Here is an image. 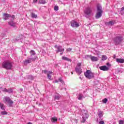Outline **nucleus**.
<instances>
[{
  "label": "nucleus",
  "instance_id": "c03bdc74",
  "mask_svg": "<svg viewBox=\"0 0 124 124\" xmlns=\"http://www.w3.org/2000/svg\"><path fill=\"white\" fill-rule=\"evenodd\" d=\"M123 10H124V6L121 8V11H123Z\"/></svg>",
  "mask_w": 124,
  "mask_h": 124
},
{
  "label": "nucleus",
  "instance_id": "c9c22d12",
  "mask_svg": "<svg viewBox=\"0 0 124 124\" xmlns=\"http://www.w3.org/2000/svg\"><path fill=\"white\" fill-rule=\"evenodd\" d=\"M10 18H11L12 19L14 20V19H15V16H14V15H12V16H11L10 17Z\"/></svg>",
  "mask_w": 124,
  "mask_h": 124
},
{
  "label": "nucleus",
  "instance_id": "ea45409f",
  "mask_svg": "<svg viewBox=\"0 0 124 124\" xmlns=\"http://www.w3.org/2000/svg\"><path fill=\"white\" fill-rule=\"evenodd\" d=\"M71 50H72V49L69 48L66 49V51H67V52H70L71 51Z\"/></svg>",
  "mask_w": 124,
  "mask_h": 124
},
{
  "label": "nucleus",
  "instance_id": "0eeeda50",
  "mask_svg": "<svg viewBox=\"0 0 124 124\" xmlns=\"http://www.w3.org/2000/svg\"><path fill=\"white\" fill-rule=\"evenodd\" d=\"M4 102H7L8 104H9L10 107L12 106V104L13 103V101L11 100V99L9 97L5 96L3 98Z\"/></svg>",
  "mask_w": 124,
  "mask_h": 124
},
{
  "label": "nucleus",
  "instance_id": "a19ab883",
  "mask_svg": "<svg viewBox=\"0 0 124 124\" xmlns=\"http://www.w3.org/2000/svg\"><path fill=\"white\" fill-rule=\"evenodd\" d=\"M99 124H104V121H101L99 123Z\"/></svg>",
  "mask_w": 124,
  "mask_h": 124
},
{
  "label": "nucleus",
  "instance_id": "09e8293b",
  "mask_svg": "<svg viewBox=\"0 0 124 124\" xmlns=\"http://www.w3.org/2000/svg\"><path fill=\"white\" fill-rule=\"evenodd\" d=\"M62 53H60V55L62 56V54L63 53V52H61Z\"/></svg>",
  "mask_w": 124,
  "mask_h": 124
},
{
  "label": "nucleus",
  "instance_id": "2eb2a0df",
  "mask_svg": "<svg viewBox=\"0 0 124 124\" xmlns=\"http://www.w3.org/2000/svg\"><path fill=\"white\" fill-rule=\"evenodd\" d=\"M99 68L101 70H103V71H108L109 70V68L107 66H100Z\"/></svg>",
  "mask_w": 124,
  "mask_h": 124
},
{
  "label": "nucleus",
  "instance_id": "864d4df0",
  "mask_svg": "<svg viewBox=\"0 0 124 124\" xmlns=\"http://www.w3.org/2000/svg\"><path fill=\"white\" fill-rule=\"evenodd\" d=\"M79 79H81V80H82V78L81 77H79Z\"/></svg>",
  "mask_w": 124,
  "mask_h": 124
},
{
  "label": "nucleus",
  "instance_id": "6ab92c4d",
  "mask_svg": "<svg viewBox=\"0 0 124 124\" xmlns=\"http://www.w3.org/2000/svg\"><path fill=\"white\" fill-rule=\"evenodd\" d=\"M116 62H118L119 63H124V59L117 58Z\"/></svg>",
  "mask_w": 124,
  "mask_h": 124
},
{
  "label": "nucleus",
  "instance_id": "4be33fe9",
  "mask_svg": "<svg viewBox=\"0 0 124 124\" xmlns=\"http://www.w3.org/2000/svg\"><path fill=\"white\" fill-rule=\"evenodd\" d=\"M51 122H52V123H56V122H58V119L56 117H53L51 119Z\"/></svg>",
  "mask_w": 124,
  "mask_h": 124
},
{
  "label": "nucleus",
  "instance_id": "b1692460",
  "mask_svg": "<svg viewBox=\"0 0 124 124\" xmlns=\"http://www.w3.org/2000/svg\"><path fill=\"white\" fill-rule=\"evenodd\" d=\"M31 16L32 17V18H37V15H35V14L33 13H31Z\"/></svg>",
  "mask_w": 124,
  "mask_h": 124
},
{
  "label": "nucleus",
  "instance_id": "2f4dec72",
  "mask_svg": "<svg viewBox=\"0 0 124 124\" xmlns=\"http://www.w3.org/2000/svg\"><path fill=\"white\" fill-rule=\"evenodd\" d=\"M54 10H55V11H58V10H59V6H55L54 7Z\"/></svg>",
  "mask_w": 124,
  "mask_h": 124
},
{
  "label": "nucleus",
  "instance_id": "7c9ffc66",
  "mask_svg": "<svg viewBox=\"0 0 124 124\" xmlns=\"http://www.w3.org/2000/svg\"><path fill=\"white\" fill-rule=\"evenodd\" d=\"M0 107L2 110H4V107H3V104L0 103Z\"/></svg>",
  "mask_w": 124,
  "mask_h": 124
},
{
  "label": "nucleus",
  "instance_id": "f8f14e48",
  "mask_svg": "<svg viewBox=\"0 0 124 124\" xmlns=\"http://www.w3.org/2000/svg\"><path fill=\"white\" fill-rule=\"evenodd\" d=\"M97 115L99 119H100V120H102V117H103V111H102L101 110L99 109L97 112Z\"/></svg>",
  "mask_w": 124,
  "mask_h": 124
},
{
  "label": "nucleus",
  "instance_id": "72a5a7b5",
  "mask_svg": "<svg viewBox=\"0 0 124 124\" xmlns=\"http://www.w3.org/2000/svg\"><path fill=\"white\" fill-rule=\"evenodd\" d=\"M48 71L45 70L44 71H43V72L45 74H48Z\"/></svg>",
  "mask_w": 124,
  "mask_h": 124
},
{
  "label": "nucleus",
  "instance_id": "dca6fc26",
  "mask_svg": "<svg viewBox=\"0 0 124 124\" xmlns=\"http://www.w3.org/2000/svg\"><path fill=\"white\" fill-rule=\"evenodd\" d=\"M8 24L9 25V26L13 27V28H15V27H16V23L13 22V21L8 22Z\"/></svg>",
  "mask_w": 124,
  "mask_h": 124
},
{
  "label": "nucleus",
  "instance_id": "20e7f679",
  "mask_svg": "<svg viewBox=\"0 0 124 124\" xmlns=\"http://www.w3.org/2000/svg\"><path fill=\"white\" fill-rule=\"evenodd\" d=\"M84 14H85L86 18L91 17V15H93V9L91 7L86 8L84 10Z\"/></svg>",
  "mask_w": 124,
  "mask_h": 124
},
{
  "label": "nucleus",
  "instance_id": "aec40b11",
  "mask_svg": "<svg viewBox=\"0 0 124 124\" xmlns=\"http://www.w3.org/2000/svg\"><path fill=\"white\" fill-rule=\"evenodd\" d=\"M83 98H85L84 95L83 94H79L78 97V100H82Z\"/></svg>",
  "mask_w": 124,
  "mask_h": 124
},
{
  "label": "nucleus",
  "instance_id": "cd10ccee",
  "mask_svg": "<svg viewBox=\"0 0 124 124\" xmlns=\"http://www.w3.org/2000/svg\"><path fill=\"white\" fill-rule=\"evenodd\" d=\"M58 81L59 82H61V83H62V84H63L64 83L63 80H62V78H60L58 79Z\"/></svg>",
  "mask_w": 124,
  "mask_h": 124
},
{
  "label": "nucleus",
  "instance_id": "9d476101",
  "mask_svg": "<svg viewBox=\"0 0 124 124\" xmlns=\"http://www.w3.org/2000/svg\"><path fill=\"white\" fill-rule=\"evenodd\" d=\"M71 26L72 28H78L79 24L74 20L71 21Z\"/></svg>",
  "mask_w": 124,
  "mask_h": 124
},
{
  "label": "nucleus",
  "instance_id": "bb28decb",
  "mask_svg": "<svg viewBox=\"0 0 124 124\" xmlns=\"http://www.w3.org/2000/svg\"><path fill=\"white\" fill-rule=\"evenodd\" d=\"M107 101H108V99L107 98H105L102 100L103 103H105V104L106 103H107Z\"/></svg>",
  "mask_w": 124,
  "mask_h": 124
},
{
  "label": "nucleus",
  "instance_id": "f257e3e1",
  "mask_svg": "<svg viewBox=\"0 0 124 124\" xmlns=\"http://www.w3.org/2000/svg\"><path fill=\"white\" fill-rule=\"evenodd\" d=\"M97 7V12L95 15L96 19H99L100 17L102 16V13H103V11H102V7L101 5L98 4L96 6Z\"/></svg>",
  "mask_w": 124,
  "mask_h": 124
},
{
  "label": "nucleus",
  "instance_id": "39448f33",
  "mask_svg": "<svg viewBox=\"0 0 124 124\" xmlns=\"http://www.w3.org/2000/svg\"><path fill=\"white\" fill-rule=\"evenodd\" d=\"M84 75L87 79H93L94 77V74L89 70L86 71L84 73Z\"/></svg>",
  "mask_w": 124,
  "mask_h": 124
},
{
  "label": "nucleus",
  "instance_id": "a211bd4d",
  "mask_svg": "<svg viewBox=\"0 0 124 124\" xmlns=\"http://www.w3.org/2000/svg\"><path fill=\"white\" fill-rule=\"evenodd\" d=\"M91 60L92 62H97L98 61L97 57L94 56H91Z\"/></svg>",
  "mask_w": 124,
  "mask_h": 124
},
{
  "label": "nucleus",
  "instance_id": "603ef678",
  "mask_svg": "<svg viewBox=\"0 0 124 124\" xmlns=\"http://www.w3.org/2000/svg\"><path fill=\"white\" fill-rule=\"evenodd\" d=\"M28 124H31V122H29L28 123Z\"/></svg>",
  "mask_w": 124,
  "mask_h": 124
},
{
  "label": "nucleus",
  "instance_id": "a878e982",
  "mask_svg": "<svg viewBox=\"0 0 124 124\" xmlns=\"http://www.w3.org/2000/svg\"><path fill=\"white\" fill-rule=\"evenodd\" d=\"M102 60L103 61H105V60H107V56H106L105 55H103L102 56Z\"/></svg>",
  "mask_w": 124,
  "mask_h": 124
},
{
  "label": "nucleus",
  "instance_id": "5fc2aeb1",
  "mask_svg": "<svg viewBox=\"0 0 124 124\" xmlns=\"http://www.w3.org/2000/svg\"><path fill=\"white\" fill-rule=\"evenodd\" d=\"M71 73H72V74H73V72H72Z\"/></svg>",
  "mask_w": 124,
  "mask_h": 124
},
{
  "label": "nucleus",
  "instance_id": "473e14b6",
  "mask_svg": "<svg viewBox=\"0 0 124 124\" xmlns=\"http://www.w3.org/2000/svg\"><path fill=\"white\" fill-rule=\"evenodd\" d=\"M7 114V112L6 111H1V115H6Z\"/></svg>",
  "mask_w": 124,
  "mask_h": 124
},
{
  "label": "nucleus",
  "instance_id": "4468645a",
  "mask_svg": "<svg viewBox=\"0 0 124 124\" xmlns=\"http://www.w3.org/2000/svg\"><path fill=\"white\" fill-rule=\"evenodd\" d=\"M75 71L78 75H80L82 73V69L81 67H76Z\"/></svg>",
  "mask_w": 124,
  "mask_h": 124
},
{
  "label": "nucleus",
  "instance_id": "1a4fd4ad",
  "mask_svg": "<svg viewBox=\"0 0 124 124\" xmlns=\"http://www.w3.org/2000/svg\"><path fill=\"white\" fill-rule=\"evenodd\" d=\"M54 47L57 48L56 53H59V52H62V53H63V52H64V48H62V46H58L55 45Z\"/></svg>",
  "mask_w": 124,
  "mask_h": 124
},
{
  "label": "nucleus",
  "instance_id": "a18cd8bd",
  "mask_svg": "<svg viewBox=\"0 0 124 124\" xmlns=\"http://www.w3.org/2000/svg\"><path fill=\"white\" fill-rule=\"evenodd\" d=\"M37 1V0H33V2H36Z\"/></svg>",
  "mask_w": 124,
  "mask_h": 124
},
{
  "label": "nucleus",
  "instance_id": "6e6552de",
  "mask_svg": "<svg viewBox=\"0 0 124 124\" xmlns=\"http://www.w3.org/2000/svg\"><path fill=\"white\" fill-rule=\"evenodd\" d=\"M34 61H35V58H29L24 61V65H28V63H31V62H33Z\"/></svg>",
  "mask_w": 124,
  "mask_h": 124
},
{
  "label": "nucleus",
  "instance_id": "49530a36",
  "mask_svg": "<svg viewBox=\"0 0 124 124\" xmlns=\"http://www.w3.org/2000/svg\"><path fill=\"white\" fill-rule=\"evenodd\" d=\"M113 59H116V55H114Z\"/></svg>",
  "mask_w": 124,
  "mask_h": 124
},
{
  "label": "nucleus",
  "instance_id": "4c0bfd02",
  "mask_svg": "<svg viewBox=\"0 0 124 124\" xmlns=\"http://www.w3.org/2000/svg\"><path fill=\"white\" fill-rule=\"evenodd\" d=\"M29 78L31 80H33V77H32V76H29Z\"/></svg>",
  "mask_w": 124,
  "mask_h": 124
},
{
  "label": "nucleus",
  "instance_id": "423d86ee",
  "mask_svg": "<svg viewBox=\"0 0 124 124\" xmlns=\"http://www.w3.org/2000/svg\"><path fill=\"white\" fill-rule=\"evenodd\" d=\"M82 114V123H85L86 122V119H88L89 118V114H88V110H86L85 109H82L81 110Z\"/></svg>",
  "mask_w": 124,
  "mask_h": 124
},
{
  "label": "nucleus",
  "instance_id": "8fccbe9b",
  "mask_svg": "<svg viewBox=\"0 0 124 124\" xmlns=\"http://www.w3.org/2000/svg\"><path fill=\"white\" fill-rule=\"evenodd\" d=\"M58 82H59V81H58V80H55V83H58Z\"/></svg>",
  "mask_w": 124,
  "mask_h": 124
},
{
  "label": "nucleus",
  "instance_id": "c85d7f7f",
  "mask_svg": "<svg viewBox=\"0 0 124 124\" xmlns=\"http://www.w3.org/2000/svg\"><path fill=\"white\" fill-rule=\"evenodd\" d=\"M7 93H13V90L12 89H8L7 91Z\"/></svg>",
  "mask_w": 124,
  "mask_h": 124
},
{
  "label": "nucleus",
  "instance_id": "3c124183",
  "mask_svg": "<svg viewBox=\"0 0 124 124\" xmlns=\"http://www.w3.org/2000/svg\"><path fill=\"white\" fill-rule=\"evenodd\" d=\"M109 64H110V63H107V65H109Z\"/></svg>",
  "mask_w": 124,
  "mask_h": 124
},
{
  "label": "nucleus",
  "instance_id": "9b49d317",
  "mask_svg": "<svg viewBox=\"0 0 124 124\" xmlns=\"http://www.w3.org/2000/svg\"><path fill=\"white\" fill-rule=\"evenodd\" d=\"M11 17V15L10 14L4 13L3 14V19L4 20H7L8 19H9Z\"/></svg>",
  "mask_w": 124,
  "mask_h": 124
},
{
  "label": "nucleus",
  "instance_id": "f704fd0d",
  "mask_svg": "<svg viewBox=\"0 0 124 124\" xmlns=\"http://www.w3.org/2000/svg\"><path fill=\"white\" fill-rule=\"evenodd\" d=\"M119 124H124V121L123 120H120L119 121Z\"/></svg>",
  "mask_w": 124,
  "mask_h": 124
},
{
  "label": "nucleus",
  "instance_id": "f03ea898",
  "mask_svg": "<svg viewBox=\"0 0 124 124\" xmlns=\"http://www.w3.org/2000/svg\"><path fill=\"white\" fill-rule=\"evenodd\" d=\"M2 66L7 70H10L12 68V62L9 61H4L2 63Z\"/></svg>",
  "mask_w": 124,
  "mask_h": 124
},
{
  "label": "nucleus",
  "instance_id": "79ce46f5",
  "mask_svg": "<svg viewBox=\"0 0 124 124\" xmlns=\"http://www.w3.org/2000/svg\"><path fill=\"white\" fill-rule=\"evenodd\" d=\"M7 89L6 88H4L2 92H5L6 93H7Z\"/></svg>",
  "mask_w": 124,
  "mask_h": 124
},
{
  "label": "nucleus",
  "instance_id": "58836bf2",
  "mask_svg": "<svg viewBox=\"0 0 124 124\" xmlns=\"http://www.w3.org/2000/svg\"><path fill=\"white\" fill-rule=\"evenodd\" d=\"M77 67H81V63H78Z\"/></svg>",
  "mask_w": 124,
  "mask_h": 124
},
{
  "label": "nucleus",
  "instance_id": "e433bc0d",
  "mask_svg": "<svg viewBox=\"0 0 124 124\" xmlns=\"http://www.w3.org/2000/svg\"><path fill=\"white\" fill-rule=\"evenodd\" d=\"M47 78H48V79H49V80H51V76H50V75H49V74H47Z\"/></svg>",
  "mask_w": 124,
  "mask_h": 124
},
{
  "label": "nucleus",
  "instance_id": "f3484780",
  "mask_svg": "<svg viewBox=\"0 0 124 124\" xmlns=\"http://www.w3.org/2000/svg\"><path fill=\"white\" fill-rule=\"evenodd\" d=\"M30 53H31V58H35V60H36V57L35 56V52L33 50H31L30 51Z\"/></svg>",
  "mask_w": 124,
  "mask_h": 124
},
{
  "label": "nucleus",
  "instance_id": "37998d69",
  "mask_svg": "<svg viewBox=\"0 0 124 124\" xmlns=\"http://www.w3.org/2000/svg\"><path fill=\"white\" fill-rule=\"evenodd\" d=\"M52 73H53L52 72L48 71V73H47V74H48L49 75V74H52Z\"/></svg>",
  "mask_w": 124,
  "mask_h": 124
},
{
  "label": "nucleus",
  "instance_id": "5701e85b",
  "mask_svg": "<svg viewBox=\"0 0 124 124\" xmlns=\"http://www.w3.org/2000/svg\"><path fill=\"white\" fill-rule=\"evenodd\" d=\"M60 97H61V95L58 94L57 95H55V99H56V100H59Z\"/></svg>",
  "mask_w": 124,
  "mask_h": 124
},
{
  "label": "nucleus",
  "instance_id": "412c9836",
  "mask_svg": "<svg viewBox=\"0 0 124 124\" xmlns=\"http://www.w3.org/2000/svg\"><path fill=\"white\" fill-rule=\"evenodd\" d=\"M62 60H63V61H67V62H71V59L64 56L62 57Z\"/></svg>",
  "mask_w": 124,
  "mask_h": 124
},
{
  "label": "nucleus",
  "instance_id": "de8ad7c7",
  "mask_svg": "<svg viewBox=\"0 0 124 124\" xmlns=\"http://www.w3.org/2000/svg\"><path fill=\"white\" fill-rule=\"evenodd\" d=\"M16 41H17V40H20V39H16Z\"/></svg>",
  "mask_w": 124,
  "mask_h": 124
},
{
  "label": "nucleus",
  "instance_id": "ddd939ff",
  "mask_svg": "<svg viewBox=\"0 0 124 124\" xmlns=\"http://www.w3.org/2000/svg\"><path fill=\"white\" fill-rule=\"evenodd\" d=\"M106 26H113L115 24V21L111 20L108 22H106L105 23Z\"/></svg>",
  "mask_w": 124,
  "mask_h": 124
},
{
  "label": "nucleus",
  "instance_id": "c756f323",
  "mask_svg": "<svg viewBox=\"0 0 124 124\" xmlns=\"http://www.w3.org/2000/svg\"><path fill=\"white\" fill-rule=\"evenodd\" d=\"M91 57H92L91 55H86V56H85V58L86 60H89V59H91Z\"/></svg>",
  "mask_w": 124,
  "mask_h": 124
},
{
  "label": "nucleus",
  "instance_id": "7ed1b4c3",
  "mask_svg": "<svg viewBox=\"0 0 124 124\" xmlns=\"http://www.w3.org/2000/svg\"><path fill=\"white\" fill-rule=\"evenodd\" d=\"M113 39L115 45H119V44L123 42V41L124 40V37L119 35L115 36Z\"/></svg>",
  "mask_w": 124,
  "mask_h": 124
},
{
  "label": "nucleus",
  "instance_id": "393cba45",
  "mask_svg": "<svg viewBox=\"0 0 124 124\" xmlns=\"http://www.w3.org/2000/svg\"><path fill=\"white\" fill-rule=\"evenodd\" d=\"M39 3L42 4H45V3H46V1H45V0H39Z\"/></svg>",
  "mask_w": 124,
  "mask_h": 124
}]
</instances>
